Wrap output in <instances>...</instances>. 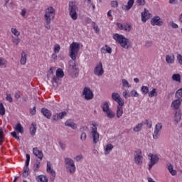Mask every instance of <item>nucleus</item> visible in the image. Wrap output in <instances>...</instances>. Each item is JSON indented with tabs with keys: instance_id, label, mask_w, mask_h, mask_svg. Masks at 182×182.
Returning a JSON list of instances; mask_svg holds the SVG:
<instances>
[{
	"instance_id": "obj_10",
	"label": "nucleus",
	"mask_w": 182,
	"mask_h": 182,
	"mask_svg": "<svg viewBox=\"0 0 182 182\" xmlns=\"http://www.w3.org/2000/svg\"><path fill=\"white\" fill-rule=\"evenodd\" d=\"M82 96L85 100H92L95 97L93 91L89 87H85L82 90Z\"/></svg>"
},
{
	"instance_id": "obj_44",
	"label": "nucleus",
	"mask_w": 182,
	"mask_h": 182,
	"mask_svg": "<svg viewBox=\"0 0 182 182\" xmlns=\"http://www.w3.org/2000/svg\"><path fill=\"white\" fill-rule=\"evenodd\" d=\"M176 97H177V99H179L180 100H181V98H182V88H180L179 90H178L176 91Z\"/></svg>"
},
{
	"instance_id": "obj_9",
	"label": "nucleus",
	"mask_w": 182,
	"mask_h": 182,
	"mask_svg": "<svg viewBox=\"0 0 182 182\" xmlns=\"http://www.w3.org/2000/svg\"><path fill=\"white\" fill-rule=\"evenodd\" d=\"M148 158L149 160V170H151V168H153V166L159 163L160 157L156 154H149Z\"/></svg>"
},
{
	"instance_id": "obj_57",
	"label": "nucleus",
	"mask_w": 182,
	"mask_h": 182,
	"mask_svg": "<svg viewBox=\"0 0 182 182\" xmlns=\"http://www.w3.org/2000/svg\"><path fill=\"white\" fill-rule=\"evenodd\" d=\"M26 9H23L21 10V12L20 13V15L22 16V18H25V16H26Z\"/></svg>"
},
{
	"instance_id": "obj_37",
	"label": "nucleus",
	"mask_w": 182,
	"mask_h": 182,
	"mask_svg": "<svg viewBox=\"0 0 182 182\" xmlns=\"http://www.w3.org/2000/svg\"><path fill=\"white\" fill-rule=\"evenodd\" d=\"M112 150H113V145L112 144H107L105 149V154H109Z\"/></svg>"
},
{
	"instance_id": "obj_12",
	"label": "nucleus",
	"mask_w": 182,
	"mask_h": 182,
	"mask_svg": "<svg viewBox=\"0 0 182 182\" xmlns=\"http://www.w3.org/2000/svg\"><path fill=\"white\" fill-rule=\"evenodd\" d=\"M112 99L114 102H116L119 106H124V100L120 97V94L118 92L112 93Z\"/></svg>"
},
{
	"instance_id": "obj_21",
	"label": "nucleus",
	"mask_w": 182,
	"mask_h": 182,
	"mask_svg": "<svg viewBox=\"0 0 182 182\" xmlns=\"http://www.w3.org/2000/svg\"><path fill=\"white\" fill-rule=\"evenodd\" d=\"M67 114L68 113L66 112L57 113L53 116V119L55 122H58V120H62Z\"/></svg>"
},
{
	"instance_id": "obj_50",
	"label": "nucleus",
	"mask_w": 182,
	"mask_h": 182,
	"mask_svg": "<svg viewBox=\"0 0 182 182\" xmlns=\"http://www.w3.org/2000/svg\"><path fill=\"white\" fill-rule=\"evenodd\" d=\"M130 96H133L134 97H139V92L136 90H132L130 92Z\"/></svg>"
},
{
	"instance_id": "obj_46",
	"label": "nucleus",
	"mask_w": 182,
	"mask_h": 182,
	"mask_svg": "<svg viewBox=\"0 0 182 182\" xmlns=\"http://www.w3.org/2000/svg\"><path fill=\"white\" fill-rule=\"evenodd\" d=\"M41 167V162L37 161L34 164L33 170L34 171H38L39 170V168Z\"/></svg>"
},
{
	"instance_id": "obj_18",
	"label": "nucleus",
	"mask_w": 182,
	"mask_h": 182,
	"mask_svg": "<svg viewBox=\"0 0 182 182\" xmlns=\"http://www.w3.org/2000/svg\"><path fill=\"white\" fill-rule=\"evenodd\" d=\"M163 21L160 18V16H154L151 20V25L152 26H163Z\"/></svg>"
},
{
	"instance_id": "obj_3",
	"label": "nucleus",
	"mask_w": 182,
	"mask_h": 182,
	"mask_svg": "<svg viewBox=\"0 0 182 182\" xmlns=\"http://www.w3.org/2000/svg\"><path fill=\"white\" fill-rule=\"evenodd\" d=\"M79 50H80V43L77 42H73L70 45V58L73 60H76V58L77 56V54L79 53Z\"/></svg>"
},
{
	"instance_id": "obj_35",
	"label": "nucleus",
	"mask_w": 182,
	"mask_h": 182,
	"mask_svg": "<svg viewBox=\"0 0 182 182\" xmlns=\"http://www.w3.org/2000/svg\"><path fill=\"white\" fill-rule=\"evenodd\" d=\"M15 130L17 133H21V134H22V133H23V127H22L21 123H18L16 125Z\"/></svg>"
},
{
	"instance_id": "obj_64",
	"label": "nucleus",
	"mask_w": 182,
	"mask_h": 182,
	"mask_svg": "<svg viewBox=\"0 0 182 182\" xmlns=\"http://www.w3.org/2000/svg\"><path fill=\"white\" fill-rule=\"evenodd\" d=\"M94 30L96 32V33H97V32H100V29H99V26H94Z\"/></svg>"
},
{
	"instance_id": "obj_29",
	"label": "nucleus",
	"mask_w": 182,
	"mask_h": 182,
	"mask_svg": "<svg viewBox=\"0 0 182 182\" xmlns=\"http://www.w3.org/2000/svg\"><path fill=\"white\" fill-rule=\"evenodd\" d=\"M37 182H48V177L45 175H38L36 177Z\"/></svg>"
},
{
	"instance_id": "obj_14",
	"label": "nucleus",
	"mask_w": 182,
	"mask_h": 182,
	"mask_svg": "<svg viewBox=\"0 0 182 182\" xmlns=\"http://www.w3.org/2000/svg\"><path fill=\"white\" fill-rule=\"evenodd\" d=\"M55 75L56 77H53V83H58V82H59V78L62 79V77L65 76V73H63V70H62V68H58Z\"/></svg>"
},
{
	"instance_id": "obj_32",
	"label": "nucleus",
	"mask_w": 182,
	"mask_h": 182,
	"mask_svg": "<svg viewBox=\"0 0 182 182\" xmlns=\"http://www.w3.org/2000/svg\"><path fill=\"white\" fill-rule=\"evenodd\" d=\"M65 126H68V127H71V129H73V130H76V129H77V125L73 122H71L69 120L65 122Z\"/></svg>"
},
{
	"instance_id": "obj_47",
	"label": "nucleus",
	"mask_w": 182,
	"mask_h": 182,
	"mask_svg": "<svg viewBox=\"0 0 182 182\" xmlns=\"http://www.w3.org/2000/svg\"><path fill=\"white\" fill-rule=\"evenodd\" d=\"M4 129L0 128V144H1L2 141H4V139L5 135L4 134Z\"/></svg>"
},
{
	"instance_id": "obj_59",
	"label": "nucleus",
	"mask_w": 182,
	"mask_h": 182,
	"mask_svg": "<svg viewBox=\"0 0 182 182\" xmlns=\"http://www.w3.org/2000/svg\"><path fill=\"white\" fill-rule=\"evenodd\" d=\"M86 133L82 132L80 136V139L82 140V141H85V140H86Z\"/></svg>"
},
{
	"instance_id": "obj_7",
	"label": "nucleus",
	"mask_w": 182,
	"mask_h": 182,
	"mask_svg": "<svg viewBox=\"0 0 182 182\" xmlns=\"http://www.w3.org/2000/svg\"><path fill=\"white\" fill-rule=\"evenodd\" d=\"M102 109L104 113H105L107 117H108V119H113V117L116 116V114L110 109L109 106V102H104L102 105Z\"/></svg>"
},
{
	"instance_id": "obj_33",
	"label": "nucleus",
	"mask_w": 182,
	"mask_h": 182,
	"mask_svg": "<svg viewBox=\"0 0 182 182\" xmlns=\"http://www.w3.org/2000/svg\"><path fill=\"white\" fill-rule=\"evenodd\" d=\"M143 126H144V123H139V124H136L133 128L134 132H135L136 133H137L139 132H141V129H143Z\"/></svg>"
},
{
	"instance_id": "obj_54",
	"label": "nucleus",
	"mask_w": 182,
	"mask_h": 182,
	"mask_svg": "<svg viewBox=\"0 0 182 182\" xmlns=\"http://www.w3.org/2000/svg\"><path fill=\"white\" fill-rule=\"evenodd\" d=\"M122 95L124 96V97L125 99H128V97H131V95H130V94L129 93L128 91H124V92H122Z\"/></svg>"
},
{
	"instance_id": "obj_63",
	"label": "nucleus",
	"mask_w": 182,
	"mask_h": 182,
	"mask_svg": "<svg viewBox=\"0 0 182 182\" xmlns=\"http://www.w3.org/2000/svg\"><path fill=\"white\" fill-rule=\"evenodd\" d=\"M171 27L173 28V29H177L178 28V25L176 23H171Z\"/></svg>"
},
{
	"instance_id": "obj_22",
	"label": "nucleus",
	"mask_w": 182,
	"mask_h": 182,
	"mask_svg": "<svg viewBox=\"0 0 182 182\" xmlns=\"http://www.w3.org/2000/svg\"><path fill=\"white\" fill-rule=\"evenodd\" d=\"M47 173H49V174H50L51 176V178H55V177H56V172H55V171L53 170V168H52V167L50 166V162L47 161Z\"/></svg>"
},
{
	"instance_id": "obj_58",
	"label": "nucleus",
	"mask_w": 182,
	"mask_h": 182,
	"mask_svg": "<svg viewBox=\"0 0 182 182\" xmlns=\"http://www.w3.org/2000/svg\"><path fill=\"white\" fill-rule=\"evenodd\" d=\"M5 65H6L5 59L0 58V66H5Z\"/></svg>"
},
{
	"instance_id": "obj_52",
	"label": "nucleus",
	"mask_w": 182,
	"mask_h": 182,
	"mask_svg": "<svg viewBox=\"0 0 182 182\" xmlns=\"http://www.w3.org/2000/svg\"><path fill=\"white\" fill-rule=\"evenodd\" d=\"M111 6L112 8H117V6H119V3L117 2V1H111Z\"/></svg>"
},
{
	"instance_id": "obj_30",
	"label": "nucleus",
	"mask_w": 182,
	"mask_h": 182,
	"mask_svg": "<svg viewBox=\"0 0 182 182\" xmlns=\"http://www.w3.org/2000/svg\"><path fill=\"white\" fill-rule=\"evenodd\" d=\"M101 53H112V48L106 45L101 48Z\"/></svg>"
},
{
	"instance_id": "obj_11",
	"label": "nucleus",
	"mask_w": 182,
	"mask_h": 182,
	"mask_svg": "<svg viewBox=\"0 0 182 182\" xmlns=\"http://www.w3.org/2000/svg\"><path fill=\"white\" fill-rule=\"evenodd\" d=\"M103 73H105V70H103V64L102 62H99L94 69V75H95V76H102Z\"/></svg>"
},
{
	"instance_id": "obj_6",
	"label": "nucleus",
	"mask_w": 182,
	"mask_h": 182,
	"mask_svg": "<svg viewBox=\"0 0 182 182\" xmlns=\"http://www.w3.org/2000/svg\"><path fill=\"white\" fill-rule=\"evenodd\" d=\"M91 136L93 140L94 144L99 143L100 134L97 133L98 124L96 122L92 124Z\"/></svg>"
},
{
	"instance_id": "obj_31",
	"label": "nucleus",
	"mask_w": 182,
	"mask_h": 182,
	"mask_svg": "<svg viewBox=\"0 0 182 182\" xmlns=\"http://www.w3.org/2000/svg\"><path fill=\"white\" fill-rule=\"evenodd\" d=\"M167 168L170 174H171L172 176H177V171L174 170V168L173 167L171 164H168Z\"/></svg>"
},
{
	"instance_id": "obj_34",
	"label": "nucleus",
	"mask_w": 182,
	"mask_h": 182,
	"mask_svg": "<svg viewBox=\"0 0 182 182\" xmlns=\"http://www.w3.org/2000/svg\"><path fill=\"white\" fill-rule=\"evenodd\" d=\"M26 53L23 51L21 53V58L20 60L21 65H26Z\"/></svg>"
},
{
	"instance_id": "obj_28",
	"label": "nucleus",
	"mask_w": 182,
	"mask_h": 182,
	"mask_svg": "<svg viewBox=\"0 0 182 182\" xmlns=\"http://www.w3.org/2000/svg\"><path fill=\"white\" fill-rule=\"evenodd\" d=\"M116 114L118 119H120L123 116V105H117Z\"/></svg>"
},
{
	"instance_id": "obj_48",
	"label": "nucleus",
	"mask_w": 182,
	"mask_h": 182,
	"mask_svg": "<svg viewBox=\"0 0 182 182\" xmlns=\"http://www.w3.org/2000/svg\"><path fill=\"white\" fill-rule=\"evenodd\" d=\"M60 50V46L59 44H55L54 46V49H53L54 53H59Z\"/></svg>"
},
{
	"instance_id": "obj_19",
	"label": "nucleus",
	"mask_w": 182,
	"mask_h": 182,
	"mask_svg": "<svg viewBox=\"0 0 182 182\" xmlns=\"http://www.w3.org/2000/svg\"><path fill=\"white\" fill-rule=\"evenodd\" d=\"M33 154L36 156L39 160L42 161V159H43V152L42 151L39 150L38 147H35L33 149Z\"/></svg>"
},
{
	"instance_id": "obj_27",
	"label": "nucleus",
	"mask_w": 182,
	"mask_h": 182,
	"mask_svg": "<svg viewBox=\"0 0 182 182\" xmlns=\"http://www.w3.org/2000/svg\"><path fill=\"white\" fill-rule=\"evenodd\" d=\"M134 5V0H129L127 4L122 7V9L125 11H130Z\"/></svg>"
},
{
	"instance_id": "obj_43",
	"label": "nucleus",
	"mask_w": 182,
	"mask_h": 182,
	"mask_svg": "<svg viewBox=\"0 0 182 182\" xmlns=\"http://www.w3.org/2000/svg\"><path fill=\"white\" fill-rule=\"evenodd\" d=\"M122 83L123 87H132V85L129 84V82L126 79H122Z\"/></svg>"
},
{
	"instance_id": "obj_25",
	"label": "nucleus",
	"mask_w": 182,
	"mask_h": 182,
	"mask_svg": "<svg viewBox=\"0 0 182 182\" xmlns=\"http://www.w3.org/2000/svg\"><path fill=\"white\" fill-rule=\"evenodd\" d=\"M141 21L142 22H147V19H149L150 16V13L146 9H144V11L141 14Z\"/></svg>"
},
{
	"instance_id": "obj_55",
	"label": "nucleus",
	"mask_w": 182,
	"mask_h": 182,
	"mask_svg": "<svg viewBox=\"0 0 182 182\" xmlns=\"http://www.w3.org/2000/svg\"><path fill=\"white\" fill-rule=\"evenodd\" d=\"M6 99L8 102H9L10 103H12L13 102V99H12V96H11V94H7L6 95Z\"/></svg>"
},
{
	"instance_id": "obj_15",
	"label": "nucleus",
	"mask_w": 182,
	"mask_h": 182,
	"mask_svg": "<svg viewBox=\"0 0 182 182\" xmlns=\"http://www.w3.org/2000/svg\"><path fill=\"white\" fill-rule=\"evenodd\" d=\"M117 26L120 31H124L125 32H130L132 31V25L127 23H117Z\"/></svg>"
},
{
	"instance_id": "obj_20",
	"label": "nucleus",
	"mask_w": 182,
	"mask_h": 182,
	"mask_svg": "<svg viewBox=\"0 0 182 182\" xmlns=\"http://www.w3.org/2000/svg\"><path fill=\"white\" fill-rule=\"evenodd\" d=\"M182 100L177 99L172 102L171 104V107H173L175 110H178L180 109V106H181Z\"/></svg>"
},
{
	"instance_id": "obj_60",
	"label": "nucleus",
	"mask_w": 182,
	"mask_h": 182,
	"mask_svg": "<svg viewBox=\"0 0 182 182\" xmlns=\"http://www.w3.org/2000/svg\"><path fill=\"white\" fill-rule=\"evenodd\" d=\"M30 113L33 116L36 114V107H34L33 109H30Z\"/></svg>"
},
{
	"instance_id": "obj_24",
	"label": "nucleus",
	"mask_w": 182,
	"mask_h": 182,
	"mask_svg": "<svg viewBox=\"0 0 182 182\" xmlns=\"http://www.w3.org/2000/svg\"><path fill=\"white\" fill-rule=\"evenodd\" d=\"M174 60H176V58L174 57V54H170L166 55V62L168 65H173L174 63Z\"/></svg>"
},
{
	"instance_id": "obj_38",
	"label": "nucleus",
	"mask_w": 182,
	"mask_h": 182,
	"mask_svg": "<svg viewBox=\"0 0 182 182\" xmlns=\"http://www.w3.org/2000/svg\"><path fill=\"white\" fill-rule=\"evenodd\" d=\"M11 32L16 38H18L21 35V32H19V31H18V29L16 28H11Z\"/></svg>"
},
{
	"instance_id": "obj_45",
	"label": "nucleus",
	"mask_w": 182,
	"mask_h": 182,
	"mask_svg": "<svg viewBox=\"0 0 182 182\" xmlns=\"http://www.w3.org/2000/svg\"><path fill=\"white\" fill-rule=\"evenodd\" d=\"M0 114L1 116H5V107L2 102L0 103Z\"/></svg>"
},
{
	"instance_id": "obj_2",
	"label": "nucleus",
	"mask_w": 182,
	"mask_h": 182,
	"mask_svg": "<svg viewBox=\"0 0 182 182\" xmlns=\"http://www.w3.org/2000/svg\"><path fill=\"white\" fill-rule=\"evenodd\" d=\"M112 38L114 39L117 43H119L120 46L124 49H129L130 48V40L124 36L119 33H114Z\"/></svg>"
},
{
	"instance_id": "obj_51",
	"label": "nucleus",
	"mask_w": 182,
	"mask_h": 182,
	"mask_svg": "<svg viewBox=\"0 0 182 182\" xmlns=\"http://www.w3.org/2000/svg\"><path fill=\"white\" fill-rule=\"evenodd\" d=\"M83 159V155L80 154V155H77L75 157H74V160L75 161H80V160H82Z\"/></svg>"
},
{
	"instance_id": "obj_41",
	"label": "nucleus",
	"mask_w": 182,
	"mask_h": 182,
	"mask_svg": "<svg viewBox=\"0 0 182 182\" xmlns=\"http://www.w3.org/2000/svg\"><path fill=\"white\" fill-rule=\"evenodd\" d=\"M141 92L142 95H149V87L144 85L141 86Z\"/></svg>"
},
{
	"instance_id": "obj_26",
	"label": "nucleus",
	"mask_w": 182,
	"mask_h": 182,
	"mask_svg": "<svg viewBox=\"0 0 182 182\" xmlns=\"http://www.w3.org/2000/svg\"><path fill=\"white\" fill-rule=\"evenodd\" d=\"M41 113L44 117H46V119H50V117H52V112L46 108H42Z\"/></svg>"
},
{
	"instance_id": "obj_61",
	"label": "nucleus",
	"mask_w": 182,
	"mask_h": 182,
	"mask_svg": "<svg viewBox=\"0 0 182 182\" xmlns=\"http://www.w3.org/2000/svg\"><path fill=\"white\" fill-rule=\"evenodd\" d=\"M11 136H13L14 137V139L19 140V136H18V135H16V132H13L11 133Z\"/></svg>"
},
{
	"instance_id": "obj_53",
	"label": "nucleus",
	"mask_w": 182,
	"mask_h": 182,
	"mask_svg": "<svg viewBox=\"0 0 182 182\" xmlns=\"http://www.w3.org/2000/svg\"><path fill=\"white\" fill-rule=\"evenodd\" d=\"M145 46L146 48H151V46H153V41H146Z\"/></svg>"
},
{
	"instance_id": "obj_42",
	"label": "nucleus",
	"mask_w": 182,
	"mask_h": 182,
	"mask_svg": "<svg viewBox=\"0 0 182 182\" xmlns=\"http://www.w3.org/2000/svg\"><path fill=\"white\" fill-rule=\"evenodd\" d=\"M172 79L176 82H181V76H180V74H173L172 75Z\"/></svg>"
},
{
	"instance_id": "obj_56",
	"label": "nucleus",
	"mask_w": 182,
	"mask_h": 182,
	"mask_svg": "<svg viewBox=\"0 0 182 182\" xmlns=\"http://www.w3.org/2000/svg\"><path fill=\"white\" fill-rule=\"evenodd\" d=\"M177 60H178L179 65H182V55H181V54H178L177 55Z\"/></svg>"
},
{
	"instance_id": "obj_4",
	"label": "nucleus",
	"mask_w": 182,
	"mask_h": 182,
	"mask_svg": "<svg viewBox=\"0 0 182 182\" xmlns=\"http://www.w3.org/2000/svg\"><path fill=\"white\" fill-rule=\"evenodd\" d=\"M68 6L69 15L71 19L76 21L77 19V12H79V9L76 6V3L75 1H70Z\"/></svg>"
},
{
	"instance_id": "obj_62",
	"label": "nucleus",
	"mask_w": 182,
	"mask_h": 182,
	"mask_svg": "<svg viewBox=\"0 0 182 182\" xmlns=\"http://www.w3.org/2000/svg\"><path fill=\"white\" fill-rule=\"evenodd\" d=\"M60 146L62 150H65L66 149V145L62 142L60 143Z\"/></svg>"
},
{
	"instance_id": "obj_36",
	"label": "nucleus",
	"mask_w": 182,
	"mask_h": 182,
	"mask_svg": "<svg viewBox=\"0 0 182 182\" xmlns=\"http://www.w3.org/2000/svg\"><path fill=\"white\" fill-rule=\"evenodd\" d=\"M158 95L157 89L153 88L152 90L148 92L149 97H154Z\"/></svg>"
},
{
	"instance_id": "obj_17",
	"label": "nucleus",
	"mask_w": 182,
	"mask_h": 182,
	"mask_svg": "<svg viewBox=\"0 0 182 182\" xmlns=\"http://www.w3.org/2000/svg\"><path fill=\"white\" fill-rule=\"evenodd\" d=\"M163 129V124L162 123H158L155 126L154 132L153 134V139L154 140H157L159 139V134L160 133V131Z\"/></svg>"
},
{
	"instance_id": "obj_5",
	"label": "nucleus",
	"mask_w": 182,
	"mask_h": 182,
	"mask_svg": "<svg viewBox=\"0 0 182 182\" xmlns=\"http://www.w3.org/2000/svg\"><path fill=\"white\" fill-rule=\"evenodd\" d=\"M65 167L70 174H73L76 171V166L75 165V161L73 159L67 157L65 158Z\"/></svg>"
},
{
	"instance_id": "obj_39",
	"label": "nucleus",
	"mask_w": 182,
	"mask_h": 182,
	"mask_svg": "<svg viewBox=\"0 0 182 182\" xmlns=\"http://www.w3.org/2000/svg\"><path fill=\"white\" fill-rule=\"evenodd\" d=\"M30 133L31 136H35L36 133V125L35 124H31V127H30Z\"/></svg>"
},
{
	"instance_id": "obj_16",
	"label": "nucleus",
	"mask_w": 182,
	"mask_h": 182,
	"mask_svg": "<svg viewBox=\"0 0 182 182\" xmlns=\"http://www.w3.org/2000/svg\"><path fill=\"white\" fill-rule=\"evenodd\" d=\"M26 167L24 168V171L23 172V177H28L29 176V162L31 161V155L26 154Z\"/></svg>"
},
{
	"instance_id": "obj_23",
	"label": "nucleus",
	"mask_w": 182,
	"mask_h": 182,
	"mask_svg": "<svg viewBox=\"0 0 182 182\" xmlns=\"http://www.w3.org/2000/svg\"><path fill=\"white\" fill-rule=\"evenodd\" d=\"M173 122L175 124H178L181 122V112L180 111H176L174 114Z\"/></svg>"
},
{
	"instance_id": "obj_49",
	"label": "nucleus",
	"mask_w": 182,
	"mask_h": 182,
	"mask_svg": "<svg viewBox=\"0 0 182 182\" xmlns=\"http://www.w3.org/2000/svg\"><path fill=\"white\" fill-rule=\"evenodd\" d=\"M136 4L139 6H144L146 5V0H136Z\"/></svg>"
},
{
	"instance_id": "obj_13",
	"label": "nucleus",
	"mask_w": 182,
	"mask_h": 182,
	"mask_svg": "<svg viewBox=\"0 0 182 182\" xmlns=\"http://www.w3.org/2000/svg\"><path fill=\"white\" fill-rule=\"evenodd\" d=\"M134 160L137 166H141V164H143V154L141 153V151L136 152Z\"/></svg>"
},
{
	"instance_id": "obj_8",
	"label": "nucleus",
	"mask_w": 182,
	"mask_h": 182,
	"mask_svg": "<svg viewBox=\"0 0 182 182\" xmlns=\"http://www.w3.org/2000/svg\"><path fill=\"white\" fill-rule=\"evenodd\" d=\"M68 72L72 77H77L79 76V68L75 62L70 61Z\"/></svg>"
},
{
	"instance_id": "obj_40",
	"label": "nucleus",
	"mask_w": 182,
	"mask_h": 182,
	"mask_svg": "<svg viewBox=\"0 0 182 182\" xmlns=\"http://www.w3.org/2000/svg\"><path fill=\"white\" fill-rule=\"evenodd\" d=\"M11 42L12 43H14V45H19V43H21V38H18V37H14L12 36L11 37Z\"/></svg>"
},
{
	"instance_id": "obj_1",
	"label": "nucleus",
	"mask_w": 182,
	"mask_h": 182,
	"mask_svg": "<svg viewBox=\"0 0 182 182\" xmlns=\"http://www.w3.org/2000/svg\"><path fill=\"white\" fill-rule=\"evenodd\" d=\"M56 15V10H55V8L53 6H49L48 7L45 11L44 14V27L46 29H50V23L53 19H55V16Z\"/></svg>"
}]
</instances>
